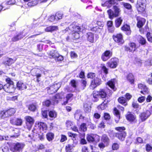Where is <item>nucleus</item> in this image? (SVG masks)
<instances>
[{
  "label": "nucleus",
  "mask_w": 152,
  "mask_h": 152,
  "mask_svg": "<svg viewBox=\"0 0 152 152\" xmlns=\"http://www.w3.org/2000/svg\"><path fill=\"white\" fill-rule=\"evenodd\" d=\"M150 112L149 110L141 113L139 115V117L142 121H145L151 115Z\"/></svg>",
  "instance_id": "13"
},
{
  "label": "nucleus",
  "mask_w": 152,
  "mask_h": 152,
  "mask_svg": "<svg viewBox=\"0 0 152 152\" xmlns=\"http://www.w3.org/2000/svg\"><path fill=\"white\" fill-rule=\"evenodd\" d=\"M115 3V0H107L104 4H102L103 6H107L110 7L112 5Z\"/></svg>",
  "instance_id": "23"
},
{
  "label": "nucleus",
  "mask_w": 152,
  "mask_h": 152,
  "mask_svg": "<svg viewBox=\"0 0 152 152\" xmlns=\"http://www.w3.org/2000/svg\"><path fill=\"white\" fill-rule=\"evenodd\" d=\"M109 135L110 137L113 138L115 137H117V133L114 132L113 131H111L110 133H109Z\"/></svg>",
  "instance_id": "55"
},
{
  "label": "nucleus",
  "mask_w": 152,
  "mask_h": 152,
  "mask_svg": "<svg viewBox=\"0 0 152 152\" xmlns=\"http://www.w3.org/2000/svg\"><path fill=\"white\" fill-rule=\"evenodd\" d=\"M60 86L61 85L59 83H55L50 86L49 89H48V92L50 94H52L55 93L57 92Z\"/></svg>",
  "instance_id": "6"
},
{
  "label": "nucleus",
  "mask_w": 152,
  "mask_h": 152,
  "mask_svg": "<svg viewBox=\"0 0 152 152\" xmlns=\"http://www.w3.org/2000/svg\"><path fill=\"white\" fill-rule=\"evenodd\" d=\"M80 129L83 132L86 131L87 129L86 124L83 123L81 124L80 126Z\"/></svg>",
  "instance_id": "49"
},
{
  "label": "nucleus",
  "mask_w": 152,
  "mask_h": 152,
  "mask_svg": "<svg viewBox=\"0 0 152 152\" xmlns=\"http://www.w3.org/2000/svg\"><path fill=\"white\" fill-rule=\"evenodd\" d=\"M113 150H117L119 148V145L117 143H114L113 144L112 146Z\"/></svg>",
  "instance_id": "62"
},
{
  "label": "nucleus",
  "mask_w": 152,
  "mask_h": 152,
  "mask_svg": "<svg viewBox=\"0 0 152 152\" xmlns=\"http://www.w3.org/2000/svg\"><path fill=\"white\" fill-rule=\"evenodd\" d=\"M75 27H76V25L74 24H70L68 28H66V29L64 30L63 31H65V32L66 31H68V30H69L73 32V31H74V29H75Z\"/></svg>",
  "instance_id": "40"
},
{
  "label": "nucleus",
  "mask_w": 152,
  "mask_h": 152,
  "mask_svg": "<svg viewBox=\"0 0 152 152\" xmlns=\"http://www.w3.org/2000/svg\"><path fill=\"white\" fill-rule=\"evenodd\" d=\"M58 53L56 50H52L49 52L50 56H51V57H50V58H53L55 59L57 56H58Z\"/></svg>",
  "instance_id": "29"
},
{
  "label": "nucleus",
  "mask_w": 152,
  "mask_h": 152,
  "mask_svg": "<svg viewBox=\"0 0 152 152\" xmlns=\"http://www.w3.org/2000/svg\"><path fill=\"white\" fill-rule=\"evenodd\" d=\"M28 108L30 111L34 112L37 109V107L33 104H30L28 106Z\"/></svg>",
  "instance_id": "44"
},
{
  "label": "nucleus",
  "mask_w": 152,
  "mask_h": 152,
  "mask_svg": "<svg viewBox=\"0 0 152 152\" xmlns=\"http://www.w3.org/2000/svg\"><path fill=\"white\" fill-rule=\"evenodd\" d=\"M87 77L88 78L94 79L96 77L95 74L92 72H90L88 74Z\"/></svg>",
  "instance_id": "53"
},
{
  "label": "nucleus",
  "mask_w": 152,
  "mask_h": 152,
  "mask_svg": "<svg viewBox=\"0 0 152 152\" xmlns=\"http://www.w3.org/2000/svg\"><path fill=\"white\" fill-rule=\"evenodd\" d=\"M122 30L126 31V34L127 35H129L131 33L130 30V27L129 26L126 24L123 26L121 28Z\"/></svg>",
  "instance_id": "22"
},
{
  "label": "nucleus",
  "mask_w": 152,
  "mask_h": 152,
  "mask_svg": "<svg viewBox=\"0 0 152 152\" xmlns=\"http://www.w3.org/2000/svg\"><path fill=\"white\" fill-rule=\"evenodd\" d=\"M46 136L48 140L50 141L54 138V134L52 132H49L47 133Z\"/></svg>",
  "instance_id": "34"
},
{
  "label": "nucleus",
  "mask_w": 152,
  "mask_h": 152,
  "mask_svg": "<svg viewBox=\"0 0 152 152\" xmlns=\"http://www.w3.org/2000/svg\"><path fill=\"white\" fill-rule=\"evenodd\" d=\"M101 141L103 142L106 145H108L110 140L108 136L105 134H103L101 138Z\"/></svg>",
  "instance_id": "17"
},
{
  "label": "nucleus",
  "mask_w": 152,
  "mask_h": 152,
  "mask_svg": "<svg viewBox=\"0 0 152 152\" xmlns=\"http://www.w3.org/2000/svg\"><path fill=\"white\" fill-rule=\"evenodd\" d=\"M107 84L112 89L114 90V91L115 90H114L115 86L114 80L109 81L107 82Z\"/></svg>",
  "instance_id": "38"
},
{
  "label": "nucleus",
  "mask_w": 152,
  "mask_h": 152,
  "mask_svg": "<svg viewBox=\"0 0 152 152\" xmlns=\"http://www.w3.org/2000/svg\"><path fill=\"white\" fill-rule=\"evenodd\" d=\"M58 29V27L55 26H51L48 27L45 29V31L47 32H51Z\"/></svg>",
  "instance_id": "30"
},
{
  "label": "nucleus",
  "mask_w": 152,
  "mask_h": 152,
  "mask_svg": "<svg viewBox=\"0 0 152 152\" xmlns=\"http://www.w3.org/2000/svg\"><path fill=\"white\" fill-rule=\"evenodd\" d=\"M55 19L56 21H58V20L61 19L63 16V14L62 13L60 12H57L55 15Z\"/></svg>",
  "instance_id": "42"
},
{
  "label": "nucleus",
  "mask_w": 152,
  "mask_h": 152,
  "mask_svg": "<svg viewBox=\"0 0 152 152\" xmlns=\"http://www.w3.org/2000/svg\"><path fill=\"white\" fill-rule=\"evenodd\" d=\"M101 79L99 78L96 77L91 81L90 86L91 88L93 89L97 86L101 84Z\"/></svg>",
  "instance_id": "9"
},
{
  "label": "nucleus",
  "mask_w": 152,
  "mask_h": 152,
  "mask_svg": "<svg viewBox=\"0 0 152 152\" xmlns=\"http://www.w3.org/2000/svg\"><path fill=\"white\" fill-rule=\"evenodd\" d=\"M55 16L54 15H51L48 18V20L49 21L51 22H53L54 21H56L55 19Z\"/></svg>",
  "instance_id": "61"
},
{
  "label": "nucleus",
  "mask_w": 152,
  "mask_h": 152,
  "mask_svg": "<svg viewBox=\"0 0 152 152\" xmlns=\"http://www.w3.org/2000/svg\"><path fill=\"white\" fill-rule=\"evenodd\" d=\"M115 129L118 131L117 133H123V132H125L126 128L124 126L122 127H115Z\"/></svg>",
  "instance_id": "33"
},
{
  "label": "nucleus",
  "mask_w": 152,
  "mask_h": 152,
  "mask_svg": "<svg viewBox=\"0 0 152 152\" xmlns=\"http://www.w3.org/2000/svg\"><path fill=\"white\" fill-rule=\"evenodd\" d=\"M88 125L89 128L91 129H94L96 128L95 125L92 123L91 122H88Z\"/></svg>",
  "instance_id": "60"
},
{
  "label": "nucleus",
  "mask_w": 152,
  "mask_h": 152,
  "mask_svg": "<svg viewBox=\"0 0 152 152\" xmlns=\"http://www.w3.org/2000/svg\"><path fill=\"white\" fill-rule=\"evenodd\" d=\"M71 86L74 88H75L77 87V83L75 80H72L71 81Z\"/></svg>",
  "instance_id": "59"
},
{
  "label": "nucleus",
  "mask_w": 152,
  "mask_h": 152,
  "mask_svg": "<svg viewBox=\"0 0 152 152\" xmlns=\"http://www.w3.org/2000/svg\"><path fill=\"white\" fill-rule=\"evenodd\" d=\"M126 118L130 122H133L135 119L136 117L134 114L128 112L126 115Z\"/></svg>",
  "instance_id": "18"
},
{
  "label": "nucleus",
  "mask_w": 152,
  "mask_h": 152,
  "mask_svg": "<svg viewBox=\"0 0 152 152\" xmlns=\"http://www.w3.org/2000/svg\"><path fill=\"white\" fill-rule=\"evenodd\" d=\"M66 126L68 129H71L73 126L72 122L70 121H67L66 123Z\"/></svg>",
  "instance_id": "50"
},
{
  "label": "nucleus",
  "mask_w": 152,
  "mask_h": 152,
  "mask_svg": "<svg viewBox=\"0 0 152 152\" xmlns=\"http://www.w3.org/2000/svg\"><path fill=\"white\" fill-rule=\"evenodd\" d=\"M94 34L91 32H88L86 34V37L88 41L91 42H94Z\"/></svg>",
  "instance_id": "24"
},
{
  "label": "nucleus",
  "mask_w": 152,
  "mask_h": 152,
  "mask_svg": "<svg viewBox=\"0 0 152 152\" xmlns=\"http://www.w3.org/2000/svg\"><path fill=\"white\" fill-rule=\"evenodd\" d=\"M16 85L17 88L20 90H23L27 88L26 84L21 81L18 82Z\"/></svg>",
  "instance_id": "19"
},
{
  "label": "nucleus",
  "mask_w": 152,
  "mask_h": 152,
  "mask_svg": "<svg viewBox=\"0 0 152 152\" xmlns=\"http://www.w3.org/2000/svg\"><path fill=\"white\" fill-rule=\"evenodd\" d=\"M15 62L13 59L11 58H7L3 62V63L5 66H9L11 65Z\"/></svg>",
  "instance_id": "20"
},
{
  "label": "nucleus",
  "mask_w": 152,
  "mask_h": 152,
  "mask_svg": "<svg viewBox=\"0 0 152 152\" xmlns=\"http://www.w3.org/2000/svg\"><path fill=\"white\" fill-rule=\"evenodd\" d=\"M6 113V111H3L1 112L0 115V116L1 118H3L8 117L7 114Z\"/></svg>",
  "instance_id": "54"
},
{
  "label": "nucleus",
  "mask_w": 152,
  "mask_h": 152,
  "mask_svg": "<svg viewBox=\"0 0 152 152\" xmlns=\"http://www.w3.org/2000/svg\"><path fill=\"white\" fill-rule=\"evenodd\" d=\"M136 49V45L134 43H129L128 45L125 46V50L133 52Z\"/></svg>",
  "instance_id": "15"
},
{
  "label": "nucleus",
  "mask_w": 152,
  "mask_h": 152,
  "mask_svg": "<svg viewBox=\"0 0 152 152\" xmlns=\"http://www.w3.org/2000/svg\"><path fill=\"white\" fill-rule=\"evenodd\" d=\"M113 38L115 42L118 43L119 45L122 44L124 42L122 35L120 34L114 35Z\"/></svg>",
  "instance_id": "14"
},
{
  "label": "nucleus",
  "mask_w": 152,
  "mask_h": 152,
  "mask_svg": "<svg viewBox=\"0 0 152 152\" xmlns=\"http://www.w3.org/2000/svg\"><path fill=\"white\" fill-rule=\"evenodd\" d=\"M58 55L55 58L56 61H62L63 59V56L61 55H59L58 53Z\"/></svg>",
  "instance_id": "56"
},
{
  "label": "nucleus",
  "mask_w": 152,
  "mask_h": 152,
  "mask_svg": "<svg viewBox=\"0 0 152 152\" xmlns=\"http://www.w3.org/2000/svg\"><path fill=\"white\" fill-rule=\"evenodd\" d=\"M24 37L23 35V32L20 33L18 34L17 35L14 36L12 39V40L13 42L18 41Z\"/></svg>",
  "instance_id": "21"
},
{
  "label": "nucleus",
  "mask_w": 152,
  "mask_h": 152,
  "mask_svg": "<svg viewBox=\"0 0 152 152\" xmlns=\"http://www.w3.org/2000/svg\"><path fill=\"white\" fill-rule=\"evenodd\" d=\"M61 99L60 95L59 94H56L53 97V100L54 101V103L57 104L58 102V99Z\"/></svg>",
  "instance_id": "43"
},
{
  "label": "nucleus",
  "mask_w": 152,
  "mask_h": 152,
  "mask_svg": "<svg viewBox=\"0 0 152 152\" xmlns=\"http://www.w3.org/2000/svg\"><path fill=\"white\" fill-rule=\"evenodd\" d=\"M84 110L85 111L88 113L91 111V107L87 103H85L84 104Z\"/></svg>",
  "instance_id": "35"
},
{
  "label": "nucleus",
  "mask_w": 152,
  "mask_h": 152,
  "mask_svg": "<svg viewBox=\"0 0 152 152\" xmlns=\"http://www.w3.org/2000/svg\"><path fill=\"white\" fill-rule=\"evenodd\" d=\"M113 9L114 12L110 9L107 11L109 18L111 19H113L114 17L118 16L120 11L119 8L116 6H113Z\"/></svg>",
  "instance_id": "3"
},
{
  "label": "nucleus",
  "mask_w": 152,
  "mask_h": 152,
  "mask_svg": "<svg viewBox=\"0 0 152 152\" xmlns=\"http://www.w3.org/2000/svg\"><path fill=\"white\" fill-rule=\"evenodd\" d=\"M127 79L131 84L134 83V78L133 75L132 74H129L127 76Z\"/></svg>",
  "instance_id": "31"
},
{
  "label": "nucleus",
  "mask_w": 152,
  "mask_h": 152,
  "mask_svg": "<svg viewBox=\"0 0 152 152\" xmlns=\"http://www.w3.org/2000/svg\"><path fill=\"white\" fill-rule=\"evenodd\" d=\"M86 139L88 141L91 142L99 140V137L96 134H91L87 135Z\"/></svg>",
  "instance_id": "12"
},
{
  "label": "nucleus",
  "mask_w": 152,
  "mask_h": 152,
  "mask_svg": "<svg viewBox=\"0 0 152 152\" xmlns=\"http://www.w3.org/2000/svg\"><path fill=\"white\" fill-rule=\"evenodd\" d=\"M79 32H73L71 34L72 39H79L80 37Z\"/></svg>",
  "instance_id": "45"
},
{
  "label": "nucleus",
  "mask_w": 152,
  "mask_h": 152,
  "mask_svg": "<svg viewBox=\"0 0 152 152\" xmlns=\"http://www.w3.org/2000/svg\"><path fill=\"white\" fill-rule=\"evenodd\" d=\"M122 21L123 20L121 17L117 18L115 21V27L117 28L119 27L121 25Z\"/></svg>",
  "instance_id": "32"
},
{
  "label": "nucleus",
  "mask_w": 152,
  "mask_h": 152,
  "mask_svg": "<svg viewBox=\"0 0 152 152\" xmlns=\"http://www.w3.org/2000/svg\"><path fill=\"white\" fill-rule=\"evenodd\" d=\"M112 55V52L110 50H106L102 55L101 58L103 61H106Z\"/></svg>",
  "instance_id": "8"
},
{
  "label": "nucleus",
  "mask_w": 152,
  "mask_h": 152,
  "mask_svg": "<svg viewBox=\"0 0 152 152\" xmlns=\"http://www.w3.org/2000/svg\"><path fill=\"white\" fill-rule=\"evenodd\" d=\"M145 22V19L143 18L142 19L138 21L137 24V26L138 28H140L144 24Z\"/></svg>",
  "instance_id": "39"
},
{
  "label": "nucleus",
  "mask_w": 152,
  "mask_h": 152,
  "mask_svg": "<svg viewBox=\"0 0 152 152\" xmlns=\"http://www.w3.org/2000/svg\"><path fill=\"white\" fill-rule=\"evenodd\" d=\"M146 2V0H137L136 7L138 11L142 12L144 11Z\"/></svg>",
  "instance_id": "4"
},
{
  "label": "nucleus",
  "mask_w": 152,
  "mask_h": 152,
  "mask_svg": "<svg viewBox=\"0 0 152 152\" xmlns=\"http://www.w3.org/2000/svg\"><path fill=\"white\" fill-rule=\"evenodd\" d=\"M49 116L52 118H55L56 117L57 113L54 110H51L48 113Z\"/></svg>",
  "instance_id": "41"
},
{
  "label": "nucleus",
  "mask_w": 152,
  "mask_h": 152,
  "mask_svg": "<svg viewBox=\"0 0 152 152\" xmlns=\"http://www.w3.org/2000/svg\"><path fill=\"white\" fill-rule=\"evenodd\" d=\"M107 94L106 90L104 89H100L98 91H94L93 93V100L96 102L98 100L97 97H100L103 98L106 97Z\"/></svg>",
  "instance_id": "2"
},
{
  "label": "nucleus",
  "mask_w": 152,
  "mask_h": 152,
  "mask_svg": "<svg viewBox=\"0 0 152 152\" xmlns=\"http://www.w3.org/2000/svg\"><path fill=\"white\" fill-rule=\"evenodd\" d=\"M74 146L73 144H68L67 145L65 148L66 151V152H72L73 147Z\"/></svg>",
  "instance_id": "37"
},
{
  "label": "nucleus",
  "mask_w": 152,
  "mask_h": 152,
  "mask_svg": "<svg viewBox=\"0 0 152 152\" xmlns=\"http://www.w3.org/2000/svg\"><path fill=\"white\" fill-rule=\"evenodd\" d=\"M42 115L43 117L45 118H47L48 116V114L49 113V112L47 110H45L42 111Z\"/></svg>",
  "instance_id": "63"
},
{
  "label": "nucleus",
  "mask_w": 152,
  "mask_h": 152,
  "mask_svg": "<svg viewBox=\"0 0 152 152\" xmlns=\"http://www.w3.org/2000/svg\"><path fill=\"white\" fill-rule=\"evenodd\" d=\"M123 5L128 10L131 9L132 6L130 4L127 3H124L123 4Z\"/></svg>",
  "instance_id": "58"
},
{
  "label": "nucleus",
  "mask_w": 152,
  "mask_h": 152,
  "mask_svg": "<svg viewBox=\"0 0 152 152\" xmlns=\"http://www.w3.org/2000/svg\"><path fill=\"white\" fill-rule=\"evenodd\" d=\"M108 102V101L107 100L105 99L102 103L99 105V107L102 110L105 109L107 107V104Z\"/></svg>",
  "instance_id": "36"
},
{
  "label": "nucleus",
  "mask_w": 152,
  "mask_h": 152,
  "mask_svg": "<svg viewBox=\"0 0 152 152\" xmlns=\"http://www.w3.org/2000/svg\"><path fill=\"white\" fill-rule=\"evenodd\" d=\"M12 132L13 134L10 136L11 137H17L20 135V131L17 129L12 130Z\"/></svg>",
  "instance_id": "25"
},
{
  "label": "nucleus",
  "mask_w": 152,
  "mask_h": 152,
  "mask_svg": "<svg viewBox=\"0 0 152 152\" xmlns=\"http://www.w3.org/2000/svg\"><path fill=\"white\" fill-rule=\"evenodd\" d=\"M24 145L23 144L18 142L15 144L13 147L11 148V150L13 152L21 151Z\"/></svg>",
  "instance_id": "10"
},
{
  "label": "nucleus",
  "mask_w": 152,
  "mask_h": 152,
  "mask_svg": "<svg viewBox=\"0 0 152 152\" xmlns=\"http://www.w3.org/2000/svg\"><path fill=\"white\" fill-rule=\"evenodd\" d=\"M118 59L116 58H112L107 63L108 66L110 68H115L118 65Z\"/></svg>",
  "instance_id": "7"
},
{
  "label": "nucleus",
  "mask_w": 152,
  "mask_h": 152,
  "mask_svg": "<svg viewBox=\"0 0 152 152\" xmlns=\"http://www.w3.org/2000/svg\"><path fill=\"white\" fill-rule=\"evenodd\" d=\"M138 87L142 90L140 91L141 93L144 95L148 93V88L145 85L142 84H139L138 85Z\"/></svg>",
  "instance_id": "16"
},
{
  "label": "nucleus",
  "mask_w": 152,
  "mask_h": 152,
  "mask_svg": "<svg viewBox=\"0 0 152 152\" xmlns=\"http://www.w3.org/2000/svg\"><path fill=\"white\" fill-rule=\"evenodd\" d=\"M92 30L93 32H94L95 33L97 34L100 32L101 29L98 27L96 26L92 28Z\"/></svg>",
  "instance_id": "51"
},
{
  "label": "nucleus",
  "mask_w": 152,
  "mask_h": 152,
  "mask_svg": "<svg viewBox=\"0 0 152 152\" xmlns=\"http://www.w3.org/2000/svg\"><path fill=\"white\" fill-rule=\"evenodd\" d=\"M25 119L26 120V123L27 128L30 130L34 122V118L30 116H26L25 117Z\"/></svg>",
  "instance_id": "5"
},
{
  "label": "nucleus",
  "mask_w": 152,
  "mask_h": 152,
  "mask_svg": "<svg viewBox=\"0 0 152 152\" xmlns=\"http://www.w3.org/2000/svg\"><path fill=\"white\" fill-rule=\"evenodd\" d=\"M123 133H117V137L121 141H123L124 140L126 135V132H123Z\"/></svg>",
  "instance_id": "27"
},
{
  "label": "nucleus",
  "mask_w": 152,
  "mask_h": 152,
  "mask_svg": "<svg viewBox=\"0 0 152 152\" xmlns=\"http://www.w3.org/2000/svg\"><path fill=\"white\" fill-rule=\"evenodd\" d=\"M10 122L11 124L13 125L19 126L22 125V120L20 118L12 117L10 118Z\"/></svg>",
  "instance_id": "11"
},
{
  "label": "nucleus",
  "mask_w": 152,
  "mask_h": 152,
  "mask_svg": "<svg viewBox=\"0 0 152 152\" xmlns=\"http://www.w3.org/2000/svg\"><path fill=\"white\" fill-rule=\"evenodd\" d=\"M118 101L121 104H123L124 106H126L127 105L126 98L123 97H120L118 99Z\"/></svg>",
  "instance_id": "28"
},
{
  "label": "nucleus",
  "mask_w": 152,
  "mask_h": 152,
  "mask_svg": "<svg viewBox=\"0 0 152 152\" xmlns=\"http://www.w3.org/2000/svg\"><path fill=\"white\" fill-rule=\"evenodd\" d=\"M6 81L7 83L4 86V90L10 93L14 92L15 88L14 87L13 82L10 78L7 79Z\"/></svg>",
  "instance_id": "1"
},
{
  "label": "nucleus",
  "mask_w": 152,
  "mask_h": 152,
  "mask_svg": "<svg viewBox=\"0 0 152 152\" xmlns=\"http://www.w3.org/2000/svg\"><path fill=\"white\" fill-rule=\"evenodd\" d=\"M38 4V1L36 0L29 2L28 3L27 5L29 7H33L36 6Z\"/></svg>",
  "instance_id": "48"
},
{
  "label": "nucleus",
  "mask_w": 152,
  "mask_h": 152,
  "mask_svg": "<svg viewBox=\"0 0 152 152\" xmlns=\"http://www.w3.org/2000/svg\"><path fill=\"white\" fill-rule=\"evenodd\" d=\"M6 113L7 114L8 117L10 116H11L15 113V109L12 108L10 109L7 110L6 111Z\"/></svg>",
  "instance_id": "46"
},
{
  "label": "nucleus",
  "mask_w": 152,
  "mask_h": 152,
  "mask_svg": "<svg viewBox=\"0 0 152 152\" xmlns=\"http://www.w3.org/2000/svg\"><path fill=\"white\" fill-rule=\"evenodd\" d=\"M146 36L148 41L151 42H152V37L151 36L150 33L148 32L146 34Z\"/></svg>",
  "instance_id": "57"
},
{
  "label": "nucleus",
  "mask_w": 152,
  "mask_h": 152,
  "mask_svg": "<svg viewBox=\"0 0 152 152\" xmlns=\"http://www.w3.org/2000/svg\"><path fill=\"white\" fill-rule=\"evenodd\" d=\"M51 102L49 100H47L43 103V104L46 106H49Z\"/></svg>",
  "instance_id": "64"
},
{
  "label": "nucleus",
  "mask_w": 152,
  "mask_h": 152,
  "mask_svg": "<svg viewBox=\"0 0 152 152\" xmlns=\"http://www.w3.org/2000/svg\"><path fill=\"white\" fill-rule=\"evenodd\" d=\"M139 42L142 45H145L146 43V41L145 39L143 37H142L141 36H140L139 37Z\"/></svg>",
  "instance_id": "47"
},
{
  "label": "nucleus",
  "mask_w": 152,
  "mask_h": 152,
  "mask_svg": "<svg viewBox=\"0 0 152 152\" xmlns=\"http://www.w3.org/2000/svg\"><path fill=\"white\" fill-rule=\"evenodd\" d=\"M38 125L40 129H42V130H43L44 128L46 127V125L43 122H40L38 124Z\"/></svg>",
  "instance_id": "52"
},
{
  "label": "nucleus",
  "mask_w": 152,
  "mask_h": 152,
  "mask_svg": "<svg viewBox=\"0 0 152 152\" xmlns=\"http://www.w3.org/2000/svg\"><path fill=\"white\" fill-rule=\"evenodd\" d=\"M114 113L116 116V118H115V121L117 123L120 118L119 112L116 108H115L114 109Z\"/></svg>",
  "instance_id": "26"
}]
</instances>
